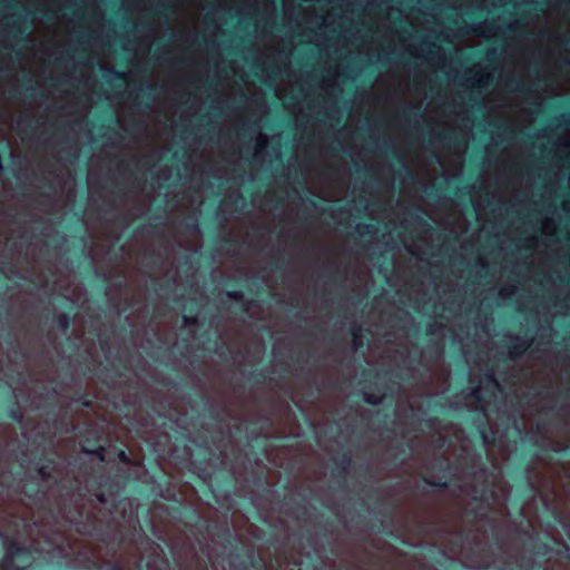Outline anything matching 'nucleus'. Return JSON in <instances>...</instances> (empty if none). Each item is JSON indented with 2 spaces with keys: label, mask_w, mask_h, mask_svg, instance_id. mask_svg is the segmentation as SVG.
<instances>
[{
  "label": "nucleus",
  "mask_w": 570,
  "mask_h": 570,
  "mask_svg": "<svg viewBox=\"0 0 570 570\" xmlns=\"http://www.w3.org/2000/svg\"><path fill=\"white\" fill-rule=\"evenodd\" d=\"M442 553L471 570H570V546L564 537H446Z\"/></svg>",
  "instance_id": "2"
},
{
  "label": "nucleus",
  "mask_w": 570,
  "mask_h": 570,
  "mask_svg": "<svg viewBox=\"0 0 570 570\" xmlns=\"http://www.w3.org/2000/svg\"><path fill=\"white\" fill-rule=\"evenodd\" d=\"M487 377L499 389L500 387V384L499 382L497 381V379L494 377V374L493 373H489L487 374Z\"/></svg>",
  "instance_id": "14"
},
{
  "label": "nucleus",
  "mask_w": 570,
  "mask_h": 570,
  "mask_svg": "<svg viewBox=\"0 0 570 570\" xmlns=\"http://www.w3.org/2000/svg\"><path fill=\"white\" fill-rule=\"evenodd\" d=\"M515 293H517V286L509 284V285H504L500 288L499 296L502 299H508V298L512 297Z\"/></svg>",
  "instance_id": "6"
},
{
  "label": "nucleus",
  "mask_w": 570,
  "mask_h": 570,
  "mask_svg": "<svg viewBox=\"0 0 570 570\" xmlns=\"http://www.w3.org/2000/svg\"><path fill=\"white\" fill-rule=\"evenodd\" d=\"M169 548L179 570H208L207 562L196 551V543L212 570H248L255 566L252 537H156ZM262 539L263 537H254Z\"/></svg>",
  "instance_id": "3"
},
{
  "label": "nucleus",
  "mask_w": 570,
  "mask_h": 570,
  "mask_svg": "<svg viewBox=\"0 0 570 570\" xmlns=\"http://www.w3.org/2000/svg\"><path fill=\"white\" fill-rule=\"evenodd\" d=\"M556 229H557V226H556L553 219L546 218L544 222L542 223L543 234L552 235V234H554Z\"/></svg>",
  "instance_id": "7"
},
{
  "label": "nucleus",
  "mask_w": 570,
  "mask_h": 570,
  "mask_svg": "<svg viewBox=\"0 0 570 570\" xmlns=\"http://www.w3.org/2000/svg\"><path fill=\"white\" fill-rule=\"evenodd\" d=\"M481 82H482V78H479V79H476V80H474V81H473V83H479V85H480Z\"/></svg>",
  "instance_id": "19"
},
{
  "label": "nucleus",
  "mask_w": 570,
  "mask_h": 570,
  "mask_svg": "<svg viewBox=\"0 0 570 570\" xmlns=\"http://www.w3.org/2000/svg\"><path fill=\"white\" fill-rule=\"evenodd\" d=\"M394 538L397 539L401 543L410 544V546H415V542L412 541L413 537H401V535H397V537H394Z\"/></svg>",
  "instance_id": "12"
},
{
  "label": "nucleus",
  "mask_w": 570,
  "mask_h": 570,
  "mask_svg": "<svg viewBox=\"0 0 570 570\" xmlns=\"http://www.w3.org/2000/svg\"><path fill=\"white\" fill-rule=\"evenodd\" d=\"M227 296L235 301H242L244 298V294L242 292L235 291V292H228Z\"/></svg>",
  "instance_id": "11"
},
{
  "label": "nucleus",
  "mask_w": 570,
  "mask_h": 570,
  "mask_svg": "<svg viewBox=\"0 0 570 570\" xmlns=\"http://www.w3.org/2000/svg\"><path fill=\"white\" fill-rule=\"evenodd\" d=\"M480 391H481V387L480 386H476L475 389L472 390L471 394L472 396L475 399V400H480Z\"/></svg>",
  "instance_id": "13"
},
{
  "label": "nucleus",
  "mask_w": 570,
  "mask_h": 570,
  "mask_svg": "<svg viewBox=\"0 0 570 570\" xmlns=\"http://www.w3.org/2000/svg\"><path fill=\"white\" fill-rule=\"evenodd\" d=\"M267 137L259 135L256 139V151L263 150L267 146Z\"/></svg>",
  "instance_id": "9"
},
{
  "label": "nucleus",
  "mask_w": 570,
  "mask_h": 570,
  "mask_svg": "<svg viewBox=\"0 0 570 570\" xmlns=\"http://www.w3.org/2000/svg\"><path fill=\"white\" fill-rule=\"evenodd\" d=\"M62 324H63L65 327L67 326L68 322H67L66 317L63 318Z\"/></svg>",
  "instance_id": "20"
},
{
  "label": "nucleus",
  "mask_w": 570,
  "mask_h": 570,
  "mask_svg": "<svg viewBox=\"0 0 570 570\" xmlns=\"http://www.w3.org/2000/svg\"><path fill=\"white\" fill-rule=\"evenodd\" d=\"M4 556L0 570H27L35 562L65 563L73 570H170L169 560L151 537H0Z\"/></svg>",
  "instance_id": "1"
},
{
  "label": "nucleus",
  "mask_w": 570,
  "mask_h": 570,
  "mask_svg": "<svg viewBox=\"0 0 570 570\" xmlns=\"http://www.w3.org/2000/svg\"><path fill=\"white\" fill-rule=\"evenodd\" d=\"M352 335H353V350L357 351L361 346H363L362 328L360 326H355L352 331Z\"/></svg>",
  "instance_id": "5"
},
{
  "label": "nucleus",
  "mask_w": 570,
  "mask_h": 570,
  "mask_svg": "<svg viewBox=\"0 0 570 570\" xmlns=\"http://www.w3.org/2000/svg\"><path fill=\"white\" fill-rule=\"evenodd\" d=\"M364 401L368 404L377 405L382 403L383 397L375 394L364 393L363 394Z\"/></svg>",
  "instance_id": "8"
},
{
  "label": "nucleus",
  "mask_w": 570,
  "mask_h": 570,
  "mask_svg": "<svg viewBox=\"0 0 570 570\" xmlns=\"http://www.w3.org/2000/svg\"><path fill=\"white\" fill-rule=\"evenodd\" d=\"M86 453L88 454H94L96 455L100 461H105V448L104 446H99L97 450L95 451H89V450H83Z\"/></svg>",
  "instance_id": "10"
},
{
  "label": "nucleus",
  "mask_w": 570,
  "mask_h": 570,
  "mask_svg": "<svg viewBox=\"0 0 570 570\" xmlns=\"http://www.w3.org/2000/svg\"><path fill=\"white\" fill-rule=\"evenodd\" d=\"M118 458L120 459V461H122L124 463H129V459L128 456L126 455V453L124 451H120L119 454H118Z\"/></svg>",
  "instance_id": "15"
},
{
  "label": "nucleus",
  "mask_w": 570,
  "mask_h": 570,
  "mask_svg": "<svg viewBox=\"0 0 570 570\" xmlns=\"http://www.w3.org/2000/svg\"><path fill=\"white\" fill-rule=\"evenodd\" d=\"M98 500H99L100 502H105V501H106V499H105L104 494L98 495Z\"/></svg>",
  "instance_id": "17"
},
{
  "label": "nucleus",
  "mask_w": 570,
  "mask_h": 570,
  "mask_svg": "<svg viewBox=\"0 0 570 570\" xmlns=\"http://www.w3.org/2000/svg\"><path fill=\"white\" fill-rule=\"evenodd\" d=\"M250 305H252V302H247V303L245 304V309H246V311H248Z\"/></svg>",
  "instance_id": "18"
},
{
  "label": "nucleus",
  "mask_w": 570,
  "mask_h": 570,
  "mask_svg": "<svg viewBox=\"0 0 570 570\" xmlns=\"http://www.w3.org/2000/svg\"><path fill=\"white\" fill-rule=\"evenodd\" d=\"M261 560L263 561V566H264V568H266V569H267L269 566H272V561H268V562H267V561H264L262 558H261Z\"/></svg>",
  "instance_id": "16"
},
{
  "label": "nucleus",
  "mask_w": 570,
  "mask_h": 570,
  "mask_svg": "<svg viewBox=\"0 0 570 570\" xmlns=\"http://www.w3.org/2000/svg\"><path fill=\"white\" fill-rule=\"evenodd\" d=\"M568 539L570 540V537H568Z\"/></svg>",
  "instance_id": "21"
},
{
  "label": "nucleus",
  "mask_w": 570,
  "mask_h": 570,
  "mask_svg": "<svg viewBox=\"0 0 570 570\" xmlns=\"http://www.w3.org/2000/svg\"><path fill=\"white\" fill-rule=\"evenodd\" d=\"M531 342L519 337L513 338L512 344L509 348V355L511 358L521 356L529 347Z\"/></svg>",
  "instance_id": "4"
}]
</instances>
